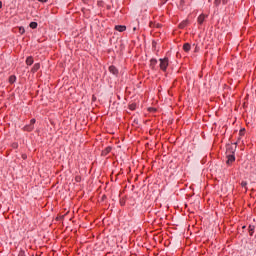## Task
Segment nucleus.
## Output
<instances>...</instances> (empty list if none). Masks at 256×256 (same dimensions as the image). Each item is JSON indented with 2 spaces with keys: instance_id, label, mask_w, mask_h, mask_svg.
Segmentation results:
<instances>
[{
  "instance_id": "1",
  "label": "nucleus",
  "mask_w": 256,
  "mask_h": 256,
  "mask_svg": "<svg viewBox=\"0 0 256 256\" xmlns=\"http://www.w3.org/2000/svg\"><path fill=\"white\" fill-rule=\"evenodd\" d=\"M160 69L162 71H167V67H169V58H160Z\"/></svg>"
},
{
  "instance_id": "2",
  "label": "nucleus",
  "mask_w": 256,
  "mask_h": 256,
  "mask_svg": "<svg viewBox=\"0 0 256 256\" xmlns=\"http://www.w3.org/2000/svg\"><path fill=\"white\" fill-rule=\"evenodd\" d=\"M35 122H36V120L33 118V119H31L30 120V124H28V125H26L25 127H24V131H33L34 129H35Z\"/></svg>"
},
{
  "instance_id": "3",
  "label": "nucleus",
  "mask_w": 256,
  "mask_h": 256,
  "mask_svg": "<svg viewBox=\"0 0 256 256\" xmlns=\"http://www.w3.org/2000/svg\"><path fill=\"white\" fill-rule=\"evenodd\" d=\"M235 161V154H228L227 155V165H231Z\"/></svg>"
},
{
  "instance_id": "4",
  "label": "nucleus",
  "mask_w": 256,
  "mask_h": 256,
  "mask_svg": "<svg viewBox=\"0 0 256 256\" xmlns=\"http://www.w3.org/2000/svg\"><path fill=\"white\" fill-rule=\"evenodd\" d=\"M109 71L112 73V75H117L119 73V70H117L115 66H110Z\"/></svg>"
},
{
  "instance_id": "5",
  "label": "nucleus",
  "mask_w": 256,
  "mask_h": 256,
  "mask_svg": "<svg viewBox=\"0 0 256 256\" xmlns=\"http://www.w3.org/2000/svg\"><path fill=\"white\" fill-rule=\"evenodd\" d=\"M115 29H116V31L123 33V31H125V29H127V27H125L123 25H117V26H115Z\"/></svg>"
},
{
  "instance_id": "6",
  "label": "nucleus",
  "mask_w": 256,
  "mask_h": 256,
  "mask_svg": "<svg viewBox=\"0 0 256 256\" xmlns=\"http://www.w3.org/2000/svg\"><path fill=\"white\" fill-rule=\"evenodd\" d=\"M183 50H184L186 53H189V51H191V44L185 43V44L183 45Z\"/></svg>"
},
{
  "instance_id": "7",
  "label": "nucleus",
  "mask_w": 256,
  "mask_h": 256,
  "mask_svg": "<svg viewBox=\"0 0 256 256\" xmlns=\"http://www.w3.org/2000/svg\"><path fill=\"white\" fill-rule=\"evenodd\" d=\"M205 18L206 16L204 14H201L199 17H198V23L199 25H203L204 21H205Z\"/></svg>"
},
{
  "instance_id": "8",
  "label": "nucleus",
  "mask_w": 256,
  "mask_h": 256,
  "mask_svg": "<svg viewBox=\"0 0 256 256\" xmlns=\"http://www.w3.org/2000/svg\"><path fill=\"white\" fill-rule=\"evenodd\" d=\"M40 67H41V65L39 63H36V64H34L32 71L35 73V72L39 71Z\"/></svg>"
},
{
  "instance_id": "9",
  "label": "nucleus",
  "mask_w": 256,
  "mask_h": 256,
  "mask_svg": "<svg viewBox=\"0 0 256 256\" xmlns=\"http://www.w3.org/2000/svg\"><path fill=\"white\" fill-rule=\"evenodd\" d=\"M26 65H33V57L29 56L27 59H26Z\"/></svg>"
},
{
  "instance_id": "10",
  "label": "nucleus",
  "mask_w": 256,
  "mask_h": 256,
  "mask_svg": "<svg viewBox=\"0 0 256 256\" xmlns=\"http://www.w3.org/2000/svg\"><path fill=\"white\" fill-rule=\"evenodd\" d=\"M155 65H157V59H151L150 60V67H152V69H154Z\"/></svg>"
},
{
  "instance_id": "11",
  "label": "nucleus",
  "mask_w": 256,
  "mask_h": 256,
  "mask_svg": "<svg viewBox=\"0 0 256 256\" xmlns=\"http://www.w3.org/2000/svg\"><path fill=\"white\" fill-rule=\"evenodd\" d=\"M15 81H17V77L15 75L9 77V83L13 84Z\"/></svg>"
},
{
  "instance_id": "12",
  "label": "nucleus",
  "mask_w": 256,
  "mask_h": 256,
  "mask_svg": "<svg viewBox=\"0 0 256 256\" xmlns=\"http://www.w3.org/2000/svg\"><path fill=\"white\" fill-rule=\"evenodd\" d=\"M249 233L253 236V233H255V226H249Z\"/></svg>"
},
{
  "instance_id": "13",
  "label": "nucleus",
  "mask_w": 256,
  "mask_h": 256,
  "mask_svg": "<svg viewBox=\"0 0 256 256\" xmlns=\"http://www.w3.org/2000/svg\"><path fill=\"white\" fill-rule=\"evenodd\" d=\"M180 29H185V27H187V21H183L180 25H179Z\"/></svg>"
},
{
  "instance_id": "14",
  "label": "nucleus",
  "mask_w": 256,
  "mask_h": 256,
  "mask_svg": "<svg viewBox=\"0 0 256 256\" xmlns=\"http://www.w3.org/2000/svg\"><path fill=\"white\" fill-rule=\"evenodd\" d=\"M30 27L31 29H37V22H31Z\"/></svg>"
},
{
  "instance_id": "15",
  "label": "nucleus",
  "mask_w": 256,
  "mask_h": 256,
  "mask_svg": "<svg viewBox=\"0 0 256 256\" xmlns=\"http://www.w3.org/2000/svg\"><path fill=\"white\" fill-rule=\"evenodd\" d=\"M107 153H111V148H106V150L103 152L104 155H107Z\"/></svg>"
},
{
  "instance_id": "16",
  "label": "nucleus",
  "mask_w": 256,
  "mask_h": 256,
  "mask_svg": "<svg viewBox=\"0 0 256 256\" xmlns=\"http://www.w3.org/2000/svg\"><path fill=\"white\" fill-rule=\"evenodd\" d=\"M19 32H20L21 35H23V33H25V28H20Z\"/></svg>"
},
{
  "instance_id": "17",
  "label": "nucleus",
  "mask_w": 256,
  "mask_h": 256,
  "mask_svg": "<svg viewBox=\"0 0 256 256\" xmlns=\"http://www.w3.org/2000/svg\"><path fill=\"white\" fill-rule=\"evenodd\" d=\"M242 187H247V182L243 181L241 182Z\"/></svg>"
},
{
  "instance_id": "18",
  "label": "nucleus",
  "mask_w": 256,
  "mask_h": 256,
  "mask_svg": "<svg viewBox=\"0 0 256 256\" xmlns=\"http://www.w3.org/2000/svg\"><path fill=\"white\" fill-rule=\"evenodd\" d=\"M130 109H131V111H135V105H130Z\"/></svg>"
},
{
  "instance_id": "19",
  "label": "nucleus",
  "mask_w": 256,
  "mask_h": 256,
  "mask_svg": "<svg viewBox=\"0 0 256 256\" xmlns=\"http://www.w3.org/2000/svg\"><path fill=\"white\" fill-rule=\"evenodd\" d=\"M214 3L215 5H219V3H221V0H215Z\"/></svg>"
},
{
  "instance_id": "20",
  "label": "nucleus",
  "mask_w": 256,
  "mask_h": 256,
  "mask_svg": "<svg viewBox=\"0 0 256 256\" xmlns=\"http://www.w3.org/2000/svg\"><path fill=\"white\" fill-rule=\"evenodd\" d=\"M40 3H47V0H38Z\"/></svg>"
},
{
  "instance_id": "21",
  "label": "nucleus",
  "mask_w": 256,
  "mask_h": 256,
  "mask_svg": "<svg viewBox=\"0 0 256 256\" xmlns=\"http://www.w3.org/2000/svg\"><path fill=\"white\" fill-rule=\"evenodd\" d=\"M1 7H3V2L0 1V9H1Z\"/></svg>"
},
{
  "instance_id": "22",
  "label": "nucleus",
  "mask_w": 256,
  "mask_h": 256,
  "mask_svg": "<svg viewBox=\"0 0 256 256\" xmlns=\"http://www.w3.org/2000/svg\"><path fill=\"white\" fill-rule=\"evenodd\" d=\"M137 29V27H133V31H135Z\"/></svg>"
},
{
  "instance_id": "23",
  "label": "nucleus",
  "mask_w": 256,
  "mask_h": 256,
  "mask_svg": "<svg viewBox=\"0 0 256 256\" xmlns=\"http://www.w3.org/2000/svg\"><path fill=\"white\" fill-rule=\"evenodd\" d=\"M20 256H23V252H22V253H20Z\"/></svg>"
}]
</instances>
